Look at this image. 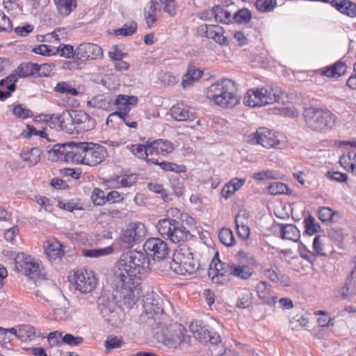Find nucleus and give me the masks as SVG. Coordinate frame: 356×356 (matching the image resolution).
<instances>
[{"mask_svg":"<svg viewBox=\"0 0 356 356\" xmlns=\"http://www.w3.org/2000/svg\"><path fill=\"white\" fill-rule=\"evenodd\" d=\"M354 161H356V153L354 151H349L347 154H343L339 159L341 166L346 170H349Z\"/></svg>","mask_w":356,"mask_h":356,"instance_id":"50","label":"nucleus"},{"mask_svg":"<svg viewBox=\"0 0 356 356\" xmlns=\"http://www.w3.org/2000/svg\"><path fill=\"white\" fill-rule=\"evenodd\" d=\"M186 332L187 331L182 325L176 324L172 330V333L165 337L163 343L166 346L174 348L188 345L190 342V337Z\"/></svg>","mask_w":356,"mask_h":356,"instance_id":"17","label":"nucleus"},{"mask_svg":"<svg viewBox=\"0 0 356 356\" xmlns=\"http://www.w3.org/2000/svg\"><path fill=\"white\" fill-rule=\"evenodd\" d=\"M33 52L44 56H49L56 54V49L51 46L42 44L34 47L33 49Z\"/></svg>","mask_w":356,"mask_h":356,"instance_id":"58","label":"nucleus"},{"mask_svg":"<svg viewBox=\"0 0 356 356\" xmlns=\"http://www.w3.org/2000/svg\"><path fill=\"white\" fill-rule=\"evenodd\" d=\"M156 164L159 165L161 167V168L165 171L174 172L176 173H181L185 172L186 171V168L185 165H177L172 162L163 161L159 163L158 161V163Z\"/></svg>","mask_w":356,"mask_h":356,"instance_id":"47","label":"nucleus"},{"mask_svg":"<svg viewBox=\"0 0 356 356\" xmlns=\"http://www.w3.org/2000/svg\"><path fill=\"white\" fill-rule=\"evenodd\" d=\"M306 126L316 131L325 132L334 125L336 116L328 110L308 108L305 110Z\"/></svg>","mask_w":356,"mask_h":356,"instance_id":"6","label":"nucleus"},{"mask_svg":"<svg viewBox=\"0 0 356 356\" xmlns=\"http://www.w3.org/2000/svg\"><path fill=\"white\" fill-rule=\"evenodd\" d=\"M202 76V72L193 65H190L187 73L182 79V86L184 88L191 86L194 81L198 80Z\"/></svg>","mask_w":356,"mask_h":356,"instance_id":"40","label":"nucleus"},{"mask_svg":"<svg viewBox=\"0 0 356 356\" xmlns=\"http://www.w3.org/2000/svg\"><path fill=\"white\" fill-rule=\"evenodd\" d=\"M280 225L282 238L293 241H297L300 238V231L294 224Z\"/></svg>","mask_w":356,"mask_h":356,"instance_id":"36","label":"nucleus"},{"mask_svg":"<svg viewBox=\"0 0 356 356\" xmlns=\"http://www.w3.org/2000/svg\"><path fill=\"white\" fill-rule=\"evenodd\" d=\"M356 295V268L353 270L343 287V296L350 298Z\"/></svg>","mask_w":356,"mask_h":356,"instance_id":"39","label":"nucleus"},{"mask_svg":"<svg viewBox=\"0 0 356 356\" xmlns=\"http://www.w3.org/2000/svg\"><path fill=\"white\" fill-rule=\"evenodd\" d=\"M145 224H129V227L122 229L120 240L123 248L129 249L134 245L141 243L147 236Z\"/></svg>","mask_w":356,"mask_h":356,"instance_id":"9","label":"nucleus"},{"mask_svg":"<svg viewBox=\"0 0 356 356\" xmlns=\"http://www.w3.org/2000/svg\"><path fill=\"white\" fill-rule=\"evenodd\" d=\"M42 152L38 147H31L23 149L20 153V156L26 165L33 167L40 161Z\"/></svg>","mask_w":356,"mask_h":356,"instance_id":"30","label":"nucleus"},{"mask_svg":"<svg viewBox=\"0 0 356 356\" xmlns=\"http://www.w3.org/2000/svg\"><path fill=\"white\" fill-rule=\"evenodd\" d=\"M252 303V293L250 292H245L239 297L237 302V307L240 308H248Z\"/></svg>","mask_w":356,"mask_h":356,"instance_id":"64","label":"nucleus"},{"mask_svg":"<svg viewBox=\"0 0 356 356\" xmlns=\"http://www.w3.org/2000/svg\"><path fill=\"white\" fill-rule=\"evenodd\" d=\"M209 270H213L214 273L229 277L232 275V264L221 262L218 258V253L216 252L211 261Z\"/></svg>","mask_w":356,"mask_h":356,"instance_id":"34","label":"nucleus"},{"mask_svg":"<svg viewBox=\"0 0 356 356\" xmlns=\"http://www.w3.org/2000/svg\"><path fill=\"white\" fill-rule=\"evenodd\" d=\"M124 343L122 338L118 337H110L104 343V346L107 350L118 348Z\"/></svg>","mask_w":356,"mask_h":356,"instance_id":"61","label":"nucleus"},{"mask_svg":"<svg viewBox=\"0 0 356 356\" xmlns=\"http://www.w3.org/2000/svg\"><path fill=\"white\" fill-rule=\"evenodd\" d=\"M13 29V24L10 18L3 11L0 10V33H10Z\"/></svg>","mask_w":356,"mask_h":356,"instance_id":"57","label":"nucleus"},{"mask_svg":"<svg viewBox=\"0 0 356 356\" xmlns=\"http://www.w3.org/2000/svg\"><path fill=\"white\" fill-rule=\"evenodd\" d=\"M147 257L142 252L131 250L123 253L113 267V282L134 292L139 286L140 274L144 270Z\"/></svg>","mask_w":356,"mask_h":356,"instance_id":"1","label":"nucleus"},{"mask_svg":"<svg viewBox=\"0 0 356 356\" xmlns=\"http://www.w3.org/2000/svg\"><path fill=\"white\" fill-rule=\"evenodd\" d=\"M199 35L213 40L216 43L227 44V39L223 35V29L216 25L202 24L197 27Z\"/></svg>","mask_w":356,"mask_h":356,"instance_id":"19","label":"nucleus"},{"mask_svg":"<svg viewBox=\"0 0 356 356\" xmlns=\"http://www.w3.org/2000/svg\"><path fill=\"white\" fill-rule=\"evenodd\" d=\"M156 227L161 235L166 236L174 243L188 240L192 236L183 224H157Z\"/></svg>","mask_w":356,"mask_h":356,"instance_id":"10","label":"nucleus"},{"mask_svg":"<svg viewBox=\"0 0 356 356\" xmlns=\"http://www.w3.org/2000/svg\"><path fill=\"white\" fill-rule=\"evenodd\" d=\"M44 252L51 261L60 259L65 254L63 246L54 238H49L43 243Z\"/></svg>","mask_w":356,"mask_h":356,"instance_id":"21","label":"nucleus"},{"mask_svg":"<svg viewBox=\"0 0 356 356\" xmlns=\"http://www.w3.org/2000/svg\"><path fill=\"white\" fill-rule=\"evenodd\" d=\"M143 250L147 259L152 257L154 261L165 259L170 251L168 243L159 238L147 239L143 244Z\"/></svg>","mask_w":356,"mask_h":356,"instance_id":"11","label":"nucleus"},{"mask_svg":"<svg viewBox=\"0 0 356 356\" xmlns=\"http://www.w3.org/2000/svg\"><path fill=\"white\" fill-rule=\"evenodd\" d=\"M346 65L343 63L337 62L334 65L317 70V73L329 78H338L345 74Z\"/></svg>","mask_w":356,"mask_h":356,"instance_id":"32","label":"nucleus"},{"mask_svg":"<svg viewBox=\"0 0 356 356\" xmlns=\"http://www.w3.org/2000/svg\"><path fill=\"white\" fill-rule=\"evenodd\" d=\"M204 92L207 98L222 108H233L239 102L235 83L231 79L218 80L207 87Z\"/></svg>","mask_w":356,"mask_h":356,"instance_id":"3","label":"nucleus"},{"mask_svg":"<svg viewBox=\"0 0 356 356\" xmlns=\"http://www.w3.org/2000/svg\"><path fill=\"white\" fill-rule=\"evenodd\" d=\"M106 154L104 147L92 143H88V146L83 154V164L95 166L104 161Z\"/></svg>","mask_w":356,"mask_h":356,"instance_id":"15","label":"nucleus"},{"mask_svg":"<svg viewBox=\"0 0 356 356\" xmlns=\"http://www.w3.org/2000/svg\"><path fill=\"white\" fill-rule=\"evenodd\" d=\"M252 15L250 11L246 8L241 9L234 15V19L239 24H247L251 19Z\"/></svg>","mask_w":356,"mask_h":356,"instance_id":"55","label":"nucleus"},{"mask_svg":"<svg viewBox=\"0 0 356 356\" xmlns=\"http://www.w3.org/2000/svg\"><path fill=\"white\" fill-rule=\"evenodd\" d=\"M159 3L156 1H151L145 8L144 15L145 22L148 27L151 28L155 25Z\"/></svg>","mask_w":356,"mask_h":356,"instance_id":"38","label":"nucleus"},{"mask_svg":"<svg viewBox=\"0 0 356 356\" xmlns=\"http://www.w3.org/2000/svg\"><path fill=\"white\" fill-rule=\"evenodd\" d=\"M252 274V270L248 266L244 265L242 266H236L232 264V275L246 280L248 279Z\"/></svg>","mask_w":356,"mask_h":356,"instance_id":"45","label":"nucleus"},{"mask_svg":"<svg viewBox=\"0 0 356 356\" xmlns=\"http://www.w3.org/2000/svg\"><path fill=\"white\" fill-rule=\"evenodd\" d=\"M35 284L38 287L35 291V296L47 302L50 301L54 293L58 291L57 286L47 279H38L35 281Z\"/></svg>","mask_w":356,"mask_h":356,"instance_id":"22","label":"nucleus"},{"mask_svg":"<svg viewBox=\"0 0 356 356\" xmlns=\"http://www.w3.org/2000/svg\"><path fill=\"white\" fill-rule=\"evenodd\" d=\"M137 29V24L135 22L126 23L121 29L115 31L118 35L129 36L134 34Z\"/></svg>","mask_w":356,"mask_h":356,"instance_id":"54","label":"nucleus"},{"mask_svg":"<svg viewBox=\"0 0 356 356\" xmlns=\"http://www.w3.org/2000/svg\"><path fill=\"white\" fill-rule=\"evenodd\" d=\"M73 111L63 110L60 113H54L49 115V120L57 124L60 130L67 134H74V113Z\"/></svg>","mask_w":356,"mask_h":356,"instance_id":"16","label":"nucleus"},{"mask_svg":"<svg viewBox=\"0 0 356 356\" xmlns=\"http://www.w3.org/2000/svg\"><path fill=\"white\" fill-rule=\"evenodd\" d=\"M102 54V49L99 45L90 42L80 44L74 50V56L81 60H96Z\"/></svg>","mask_w":356,"mask_h":356,"instance_id":"18","label":"nucleus"},{"mask_svg":"<svg viewBox=\"0 0 356 356\" xmlns=\"http://www.w3.org/2000/svg\"><path fill=\"white\" fill-rule=\"evenodd\" d=\"M150 143L152 156L153 155L165 156L174 150V145L169 140L158 139Z\"/></svg>","mask_w":356,"mask_h":356,"instance_id":"27","label":"nucleus"},{"mask_svg":"<svg viewBox=\"0 0 356 356\" xmlns=\"http://www.w3.org/2000/svg\"><path fill=\"white\" fill-rule=\"evenodd\" d=\"M137 181V175L136 174L124 175L117 177V182L122 187L129 188L135 185Z\"/></svg>","mask_w":356,"mask_h":356,"instance_id":"51","label":"nucleus"},{"mask_svg":"<svg viewBox=\"0 0 356 356\" xmlns=\"http://www.w3.org/2000/svg\"><path fill=\"white\" fill-rule=\"evenodd\" d=\"M212 15L216 22L222 24H229L232 22L231 13L220 6H216L212 8L207 15Z\"/></svg>","mask_w":356,"mask_h":356,"instance_id":"37","label":"nucleus"},{"mask_svg":"<svg viewBox=\"0 0 356 356\" xmlns=\"http://www.w3.org/2000/svg\"><path fill=\"white\" fill-rule=\"evenodd\" d=\"M318 217L323 222H326L328 221L338 220L339 213L332 211L330 208L322 207L319 209Z\"/></svg>","mask_w":356,"mask_h":356,"instance_id":"46","label":"nucleus"},{"mask_svg":"<svg viewBox=\"0 0 356 356\" xmlns=\"http://www.w3.org/2000/svg\"><path fill=\"white\" fill-rule=\"evenodd\" d=\"M56 8L61 15L67 16L76 7L75 0H54Z\"/></svg>","mask_w":356,"mask_h":356,"instance_id":"42","label":"nucleus"},{"mask_svg":"<svg viewBox=\"0 0 356 356\" xmlns=\"http://www.w3.org/2000/svg\"><path fill=\"white\" fill-rule=\"evenodd\" d=\"M288 190L287 185L278 181L271 183L268 187V193L273 195L287 193Z\"/></svg>","mask_w":356,"mask_h":356,"instance_id":"48","label":"nucleus"},{"mask_svg":"<svg viewBox=\"0 0 356 356\" xmlns=\"http://www.w3.org/2000/svg\"><path fill=\"white\" fill-rule=\"evenodd\" d=\"M245 141L251 145H260L267 149L282 148L286 143V138L279 132L261 127L254 133L247 135Z\"/></svg>","mask_w":356,"mask_h":356,"instance_id":"7","label":"nucleus"},{"mask_svg":"<svg viewBox=\"0 0 356 356\" xmlns=\"http://www.w3.org/2000/svg\"><path fill=\"white\" fill-rule=\"evenodd\" d=\"M143 312L140 316V322L154 330L162 325L163 308L162 299L152 295L143 300Z\"/></svg>","mask_w":356,"mask_h":356,"instance_id":"4","label":"nucleus"},{"mask_svg":"<svg viewBox=\"0 0 356 356\" xmlns=\"http://www.w3.org/2000/svg\"><path fill=\"white\" fill-rule=\"evenodd\" d=\"M13 114L17 118L26 119L33 115V112L22 104H17L13 108Z\"/></svg>","mask_w":356,"mask_h":356,"instance_id":"49","label":"nucleus"},{"mask_svg":"<svg viewBox=\"0 0 356 356\" xmlns=\"http://www.w3.org/2000/svg\"><path fill=\"white\" fill-rule=\"evenodd\" d=\"M280 99V95L273 88L266 86L248 90L243 102L245 106L254 108L273 104Z\"/></svg>","mask_w":356,"mask_h":356,"instance_id":"8","label":"nucleus"},{"mask_svg":"<svg viewBox=\"0 0 356 356\" xmlns=\"http://www.w3.org/2000/svg\"><path fill=\"white\" fill-rule=\"evenodd\" d=\"M113 248L111 246H108L104 248L98 249H82V254L86 257L97 258L102 256L108 255L112 253Z\"/></svg>","mask_w":356,"mask_h":356,"instance_id":"43","label":"nucleus"},{"mask_svg":"<svg viewBox=\"0 0 356 356\" xmlns=\"http://www.w3.org/2000/svg\"><path fill=\"white\" fill-rule=\"evenodd\" d=\"M326 177L332 181L338 182H345L348 179V176L346 174L338 171L329 170L326 173Z\"/></svg>","mask_w":356,"mask_h":356,"instance_id":"63","label":"nucleus"},{"mask_svg":"<svg viewBox=\"0 0 356 356\" xmlns=\"http://www.w3.org/2000/svg\"><path fill=\"white\" fill-rule=\"evenodd\" d=\"M113 285V292L102 293L97 298V304L102 316L108 318L109 315L115 312L118 306L124 305L127 307H131L137 300L134 292L129 286H121L112 280Z\"/></svg>","mask_w":356,"mask_h":356,"instance_id":"2","label":"nucleus"},{"mask_svg":"<svg viewBox=\"0 0 356 356\" xmlns=\"http://www.w3.org/2000/svg\"><path fill=\"white\" fill-rule=\"evenodd\" d=\"M276 3V0H257L255 6L261 12H269L275 8Z\"/></svg>","mask_w":356,"mask_h":356,"instance_id":"56","label":"nucleus"},{"mask_svg":"<svg viewBox=\"0 0 356 356\" xmlns=\"http://www.w3.org/2000/svg\"><path fill=\"white\" fill-rule=\"evenodd\" d=\"M170 186L176 196L181 197L184 193V183L182 179L177 177H172L170 180Z\"/></svg>","mask_w":356,"mask_h":356,"instance_id":"53","label":"nucleus"},{"mask_svg":"<svg viewBox=\"0 0 356 356\" xmlns=\"http://www.w3.org/2000/svg\"><path fill=\"white\" fill-rule=\"evenodd\" d=\"M75 288L82 293H91L96 287L97 278L95 273L86 268L77 270L74 275Z\"/></svg>","mask_w":356,"mask_h":356,"instance_id":"12","label":"nucleus"},{"mask_svg":"<svg viewBox=\"0 0 356 356\" xmlns=\"http://www.w3.org/2000/svg\"><path fill=\"white\" fill-rule=\"evenodd\" d=\"M160 2L163 6V10L165 13L171 16L176 15L177 5L175 0H160Z\"/></svg>","mask_w":356,"mask_h":356,"instance_id":"62","label":"nucleus"},{"mask_svg":"<svg viewBox=\"0 0 356 356\" xmlns=\"http://www.w3.org/2000/svg\"><path fill=\"white\" fill-rule=\"evenodd\" d=\"M74 113V132L81 133L92 129L95 121L88 113L83 111H72Z\"/></svg>","mask_w":356,"mask_h":356,"instance_id":"20","label":"nucleus"},{"mask_svg":"<svg viewBox=\"0 0 356 356\" xmlns=\"http://www.w3.org/2000/svg\"><path fill=\"white\" fill-rule=\"evenodd\" d=\"M138 97L136 96H128L120 95L114 101V104L118 106L119 111L114 114L119 118H124L130 111L131 106L137 104Z\"/></svg>","mask_w":356,"mask_h":356,"instance_id":"23","label":"nucleus"},{"mask_svg":"<svg viewBox=\"0 0 356 356\" xmlns=\"http://www.w3.org/2000/svg\"><path fill=\"white\" fill-rule=\"evenodd\" d=\"M137 158L145 160L147 162L158 163V160L152 157L150 143L147 142L145 145L136 144L127 147Z\"/></svg>","mask_w":356,"mask_h":356,"instance_id":"25","label":"nucleus"},{"mask_svg":"<svg viewBox=\"0 0 356 356\" xmlns=\"http://www.w3.org/2000/svg\"><path fill=\"white\" fill-rule=\"evenodd\" d=\"M327 234L332 240L339 243L342 242L347 235V234H345L340 228H330Z\"/></svg>","mask_w":356,"mask_h":356,"instance_id":"59","label":"nucleus"},{"mask_svg":"<svg viewBox=\"0 0 356 356\" xmlns=\"http://www.w3.org/2000/svg\"><path fill=\"white\" fill-rule=\"evenodd\" d=\"M194 337L201 342L209 343L211 356H215V354L219 350L222 352L225 350L220 336L216 332L211 333L204 325L202 327V330L195 334Z\"/></svg>","mask_w":356,"mask_h":356,"instance_id":"14","label":"nucleus"},{"mask_svg":"<svg viewBox=\"0 0 356 356\" xmlns=\"http://www.w3.org/2000/svg\"><path fill=\"white\" fill-rule=\"evenodd\" d=\"M54 91L62 95L78 96L79 92L76 88L69 81H59L54 88Z\"/></svg>","mask_w":356,"mask_h":356,"instance_id":"41","label":"nucleus"},{"mask_svg":"<svg viewBox=\"0 0 356 356\" xmlns=\"http://www.w3.org/2000/svg\"><path fill=\"white\" fill-rule=\"evenodd\" d=\"M172 117L177 121H192L195 116L194 113L184 104H177L170 108Z\"/></svg>","mask_w":356,"mask_h":356,"instance_id":"26","label":"nucleus"},{"mask_svg":"<svg viewBox=\"0 0 356 356\" xmlns=\"http://www.w3.org/2000/svg\"><path fill=\"white\" fill-rule=\"evenodd\" d=\"M270 285L266 282H260L257 284L256 289L258 296L264 303L268 305H273L276 303V298L269 296Z\"/></svg>","mask_w":356,"mask_h":356,"instance_id":"35","label":"nucleus"},{"mask_svg":"<svg viewBox=\"0 0 356 356\" xmlns=\"http://www.w3.org/2000/svg\"><path fill=\"white\" fill-rule=\"evenodd\" d=\"M15 265L19 272L23 273L34 282L40 278V270L38 263L35 262L31 257H26L22 254L15 258Z\"/></svg>","mask_w":356,"mask_h":356,"instance_id":"13","label":"nucleus"},{"mask_svg":"<svg viewBox=\"0 0 356 356\" xmlns=\"http://www.w3.org/2000/svg\"><path fill=\"white\" fill-rule=\"evenodd\" d=\"M34 30L33 25L26 24L22 26H17L13 29L15 33L19 37H26Z\"/></svg>","mask_w":356,"mask_h":356,"instance_id":"60","label":"nucleus"},{"mask_svg":"<svg viewBox=\"0 0 356 356\" xmlns=\"http://www.w3.org/2000/svg\"><path fill=\"white\" fill-rule=\"evenodd\" d=\"M219 241L227 247L233 246L236 241L232 231L228 228H221L218 232Z\"/></svg>","mask_w":356,"mask_h":356,"instance_id":"44","label":"nucleus"},{"mask_svg":"<svg viewBox=\"0 0 356 356\" xmlns=\"http://www.w3.org/2000/svg\"><path fill=\"white\" fill-rule=\"evenodd\" d=\"M69 143L65 144H56L48 152L49 159L52 161L68 162Z\"/></svg>","mask_w":356,"mask_h":356,"instance_id":"31","label":"nucleus"},{"mask_svg":"<svg viewBox=\"0 0 356 356\" xmlns=\"http://www.w3.org/2000/svg\"><path fill=\"white\" fill-rule=\"evenodd\" d=\"M90 199L92 202L97 206L104 205L106 202L104 191L98 188H94L91 193Z\"/></svg>","mask_w":356,"mask_h":356,"instance_id":"52","label":"nucleus"},{"mask_svg":"<svg viewBox=\"0 0 356 356\" xmlns=\"http://www.w3.org/2000/svg\"><path fill=\"white\" fill-rule=\"evenodd\" d=\"M199 262L194 259L192 249L187 245H181L174 252L170 268L176 273L191 275L199 269Z\"/></svg>","mask_w":356,"mask_h":356,"instance_id":"5","label":"nucleus"},{"mask_svg":"<svg viewBox=\"0 0 356 356\" xmlns=\"http://www.w3.org/2000/svg\"><path fill=\"white\" fill-rule=\"evenodd\" d=\"M330 3L341 13L350 17H356V4L350 0H331Z\"/></svg>","mask_w":356,"mask_h":356,"instance_id":"28","label":"nucleus"},{"mask_svg":"<svg viewBox=\"0 0 356 356\" xmlns=\"http://www.w3.org/2000/svg\"><path fill=\"white\" fill-rule=\"evenodd\" d=\"M49 67L50 65L47 63L38 65L33 63H22L16 68V70L17 73L19 74L18 76L25 78L35 75L40 69Z\"/></svg>","mask_w":356,"mask_h":356,"instance_id":"29","label":"nucleus"},{"mask_svg":"<svg viewBox=\"0 0 356 356\" xmlns=\"http://www.w3.org/2000/svg\"><path fill=\"white\" fill-rule=\"evenodd\" d=\"M167 218L159 220L158 222H192L193 220L187 213L181 212L177 208H171L166 212Z\"/></svg>","mask_w":356,"mask_h":356,"instance_id":"33","label":"nucleus"},{"mask_svg":"<svg viewBox=\"0 0 356 356\" xmlns=\"http://www.w3.org/2000/svg\"><path fill=\"white\" fill-rule=\"evenodd\" d=\"M87 146L88 143H69L68 162L83 164V154Z\"/></svg>","mask_w":356,"mask_h":356,"instance_id":"24","label":"nucleus"}]
</instances>
